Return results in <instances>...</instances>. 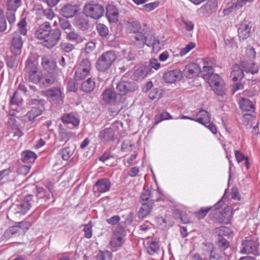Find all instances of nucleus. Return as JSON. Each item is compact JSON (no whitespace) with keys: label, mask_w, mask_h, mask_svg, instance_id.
I'll list each match as a JSON object with an SVG mask.
<instances>
[{"label":"nucleus","mask_w":260,"mask_h":260,"mask_svg":"<svg viewBox=\"0 0 260 260\" xmlns=\"http://www.w3.org/2000/svg\"><path fill=\"white\" fill-rule=\"evenodd\" d=\"M230 254H227L225 252L217 250L211 251L210 253V260H230Z\"/></svg>","instance_id":"f704fd0d"},{"label":"nucleus","mask_w":260,"mask_h":260,"mask_svg":"<svg viewBox=\"0 0 260 260\" xmlns=\"http://www.w3.org/2000/svg\"><path fill=\"white\" fill-rule=\"evenodd\" d=\"M74 70H75L74 78L77 81L84 79L89 74L87 71H86L83 69H81L77 66L74 68Z\"/></svg>","instance_id":"58836bf2"},{"label":"nucleus","mask_w":260,"mask_h":260,"mask_svg":"<svg viewBox=\"0 0 260 260\" xmlns=\"http://www.w3.org/2000/svg\"><path fill=\"white\" fill-rule=\"evenodd\" d=\"M95 186L97 190L101 193L107 192L110 190L111 186V183L107 178H102L98 180Z\"/></svg>","instance_id":"a878e982"},{"label":"nucleus","mask_w":260,"mask_h":260,"mask_svg":"<svg viewBox=\"0 0 260 260\" xmlns=\"http://www.w3.org/2000/svg\"><path fill=\"white\" fill-rule=\"evenodd\" d=\"M240 106L243 112H248L249 113H245L243 116V119L247 118V117L250 116L251 113H254L255 107L252 102L248 99H243L240 103Z\"/></svg>","instance_id":"6ab92c4d"},{"label":"nucleus","mask_w":260,"mask_h":260,"mask_svg":"<svg viewBox=\"0 0 260 260\" xmlns=\"http://www.w3.org/2000/svg\"><path fill=\"white\" fill-rule=\"evenodd\" d=\"M195 121H197L202 124H205L209 123L211 120V117L208 112L205 110H201L196 114Z\"/></svg>","instance_id":"7c9ffc66"},{"label":"nucleus","mask_w":260,"mask_h":260,"mask_svg":"<svg viewBox=\"0 0 260 260\" xmlns=\"http://www.w3.org/2000/svg\"><path fill=\"white\" fill-rule=\"evenodd\" d=\"M151 198V191L149 189L145 190L144 189V191L142 192L140 197V202L141 203H146L148 201L152 202L150 199Z\"/></svg>","instance_id":"5fc2aeb1"},{"label":"nucleus","mask_w":260,"mask_h":260,"mask_svg":"<svg viewBox=\"0 0 260 260\" xmlns=\"http://www.w3.org/2000/svg\"><path fill=\"white\" fill-rule=\"evenodd\" d=\"M217 8V3L216 0H208L206 5L202 8L205 9L208 14L214 12Z\"/></svg>","instance_id":"ea45409f"},{"label":"nucleus","mask_w":260,"mask_h":260,"mask_svg":"<svg viewBox=\"0 0 260 260\" xmlns=\"http://www.w3.org/2000/svg\"><path fill=\"white\" fill-rule=\"evenodd\" d=\"M22 102L23 99L21 94L17 91H16L11 98L10 104L12 108L15 110L17 106L22 104Z\"/></svg>","instance_id":"e433bc0d"},{"label":"nucleus","mask_w":260,"mask_h":260,"mask_svg":"<svg viewBox=\"0 0 260 260\" xmlns=\"http://www.w3.org/2000/svg\"><path fill=\"white\" fill-rule=\"evenodd\" d=\"M59 23L60 27L64 31V32H67L68 31L72 29V26L70 23L69 21L66 19L59 18Z\"/></svg>","instance_id":"3c124183"},{"label":"nucleus","mask_w":260,"mask_h":260,"mask_svg":"<svg viewBox=\"0 0 260 260\" xmlns=\"http://www.w3.org/2000/svg\"><path fill=\"white\" fill-rule=\"evenodd\" d=\"M148 245L147 248V252L150 254L153 255L156 253L159 250V245L157 242L155 241H148L147 242Z\"/></svg>","instance_id":"37998d69"},{"label":"nucleus","mask_w":260,"mask_h":260,"mask_svg":"<svg viewBox=\"0 0 260 260\" xmlns=\"http://www.w3.org/2000/svg\"><path fill=\"white\" fill-rule=\"evenodd\" d=\"M16 55L7 56L5 58L7 67L12 69L17 68L18 66V60L16 57Z\"/></svg>","instance_id":"c03bdc74"},{"label":"nucleus","mask_w":260,"mask_h":260,"mask_svg":"<svg viewBox=\"0 0 260 260\" xmlns=\"http://www.w3.org/2000/svg\"><path fill=\"white\" fill-rule=\"evenodd\" d=\"M216 233L220 237L229 236L231 233V229L224 226H220L217 229Z\"/></svg>","instance_id":"13d9d810"},{"label":"nucleus","mask_w":260,"mask_h":260,"mask_svg":"<svg viewBox=\"0 0 260 260\" xmlns=\"http://www.w3.org/2000/svg\"><path fill=\"white\" fill-rule=\"evenodd\" d=\"M59 47L60 49L66 52H70L75 49L74 45L68 42H61Z\"/></svg>","instance_id":"052dcab7"},{"label":"nucleus","mask_w":260,"mask_h":260,"mask_svg":"<svg viewBox=\"0 0 260 260\" xmlns=\"http://www.w3.org/2000/svg\"><path fill=\"white\" fill-rule=\"evenodd\" d=\"M83 12L87 17L94 19H99L103 16L105 9L102 5L93 1H91L85 4Z\"/></svg>","instance_id":"423d86ee"},{"label":"nucleus","mask_w":260,"mask_h":260,"mask_svg":"<svg viewBox=\"0 0 260 260\" xmlns=\"http://www.w3.org/2000/svg\"><path fill=\"white\" fill-rule=\"evenodd\" d=\"M141 204L142 206L138 211V216L139 218H144L151 211L153 202L148 201L146 203H142Z\"/></svg>","instance_id":"cd10ccee"},{"label":"nucleus","mask_w":260,"mask_h":260,"mask_svg":"<svg viewBox=\"0 0 260 260\" xmlns=\"http://www.w3.org/2000/svg\"><path fill=\"white\" fill-rule=\"evenodd\" d=\"M60 120L71 128L78 127L80 122L79 115L74 112L63 113L60 118Z\"/></svg>","instance_id":"f8f14e48"},{"label":"nucleus","mask_w":260,"mask_h":260,"mask_svg":"<svg viewBox=\"0 0 260 260\" xmlns=\"http://www.w3.org/2000/svg\"><path fill=\"white\" fill-rule=\"evenodd\" d=\"M34 202L33 196L28 194L24 198L23 200L21 202H19L17 204H12L8 210V214L10 215L17 213L24 215L27 212Z\"/></svg>","instance_id":"39448f33"},{"label":"nucleus","mask_w":260,"mask_h":260,"mask_svg":"<svg viewBox=\"0 0 260 260\" xmlns=\"http://www.w3.org/2000/svg\"><path fill=\"white\" fill-rule=\"evenodd\" d=\"M148 66L150 67L151 70L153 68L157 70L160 68V64L157 59L153 58L150 60V62Z\"/></svg>","instance_id":"338daca9"},{"label":"nucleus","mask_w":260,"mask_h":260,"mask_svg":"<svg viewBox=\"0 0 260 260\" xmlns=\"http://www.w3.org/2000/svg\"><path fill=\"white\" fill-rule=\"evenodd\" d=\"M246 56L250 61L255 59L256 52L254 48L250 47L246 48Z\"/></svg>","instance_id":"680f3d73"},{"label":"nucleus","mask_w":260,"mask_h":260,"mask_svg":"<svg viewBox=\"0 0 260 260\" xmlns=\"http://www.w3.org/2000/svg\"><path fill=\"white\" fill-rule=\"evenodd\" d=\"M125 236L123 228L122 226H117L111 237L110 244L111 247L114 248L121 247L125 241Z\"/></svg>","instance_id":"9b49d317"},{"label":"nucleus","mask_w":260,"mask_h":260,"mask_svg":"<svg viewBox=\"0 0 260 260\" xmlns=\"http://www.w3.org/2000/svg\"><path fill=\"white\" fill-rule=\"evenodd\" d=\"M73 152L74 150L73 149H71L69 147H66L60 150L58 155L61 157L63 160H67L73 155Z\"/></svg>","instance_id":"79ce46f5"},{"label":"nucleus","mask_w":260,"mask_h":260,"mask_svg":"<svg viewBox=\"0 0 260 260\" xmlns=\"http://www.w3.org/2000/svg\"><path fill=\"white\" fill-rule=\"evenodd\" d=\"M126 31L129 36L131 44L137 49H142L145 45L155 48H159V40L154 34H152L146 25H141L137 21L127 22Z\"/></svg>","instance_id":"f257e3e1"},{"label":"nucleus","mask_w":260,"mask_h":260,"mask_svg":"<svg viewBox=\"0 0 260 260\" xmlns=\"http://www.w3.org/2000/svg\"><path fill=\"white\" fill-rule=\"evenodd\" d=\"M112 257V253L108 251H100L96 255V260H111Z\"/></svg>","instance_id":"8fccbe9b"},{"label":"nucleus","mask_w":260,"mask_h":260,"mask_svg":"<svg viewBox=\"0 0 260 260\" xmlns=\"http://www.w3.org/2000/svg\"><path fill=\"white\" fill-rule=\"evenodd\" d=\"M126 75L127 74L122 76L116 85V89L120 95H124L138 89L135 82L132 80L127 79Z\"/></svg>","instance_id":"6e6552de"},{"label":"nucleus","mask_w":260,"mask_h":260,"mask_svg":"<svg viewBox=\"0 0 260 260\" xmlns=\"http://www.w3.org/2000/svg\"><path fill=\"white\" fill-rule=\"evenodd\" d=\"M8 123L10 125L12 126L14 129L17 131L14 133V136H17L20 137L22 135V133L19 130V124L16 119L13 117H10L9 119Z\"/></svg>","instance_id":"09e8293b"},{"label":"nucleus","mask_w":260,"mask_h":260,"mask_svg":"<svg viewBox=\"0 0 260 260\" xmlns=\"http://www.w3.org/2000/svg\"><path fill=\"white\" fill-rule=\"evenodd\" d=\"M22 45L23 41L22 37L18 32L15 31L13 34L11 42V51L15 55L20 54L21 53Z\"/></svg>","instance_id":"4468645a"},{"label":"nucleus","mask_w":260,"mask_h":260,"mask_svg":"<svg viewBox=\"0 0 260 260\" xmlns=\"http://www.w3.org/2000/svg\"><path fill=\"white\" fill-rule=\"evenodd\" d=\"M117 57L115 51L110 50L106 51L98 58L95 68L100 72H105L111 67Z\"/></svg>","instance_id":"20e7f679"},{"label":"nucleus","mask_w":260,"mask_h":260,"mask_svg":"<svg viewBox=\"0 0 260 260\" xmlns=\"http://www.w3.org/2000/svg\"><path fill=\"white\" fill-rule=\"evenodd\" d=\"M201 72L200 66L194 63L187 64L183 70V74L185 77L191 79L198 76Z\"/></svg>","instance_id":"f3484780"},{"label":"nucleus","mask_w":260,"mask_h":260,"mask_svg":"<svg viewBox=\"0 0 260 260\" xmlns=\"http://www.w3.org/2000/svg\"><path fill=\"white\" fill-rule=\"evenodd\" d=\"M24 78L26 80L36 84H39L42 88H45L50 86L49 83L47 84L45 83L44 75L43 73L41 74L39 70L37 71V72H34L33 73L26 75Z\"/></svg>","instance_id":"dca6fc26"},{"label":"nucleus","mask_w":260,"mask_h":260,"mask_svg":"<svg viewBox=\"0 0 260 260\" xmlns=\"http://www.w3.org/2000/svg\"><path fill=\"white\" fill-rule=\"evenodd\" d=\"M78 11L79 8L77 6L68 4L61 9L60 14L66 18H72Z\"/></svg>","instance_id":"b1692460"},{"label":"nucleus","mask_w":260,"mask_h":260,"mask_svg":"<svg viewBox=\"0 0 260 260\" xmlns=\"http://www.w3.org/2000/svg\"><path fill=\"white\" fill-rule=\"evenodd\" d=\"M103 100L107 104H117V94L111 89L108 88L104 90L102 94Z\"/></svg>","instance_id":"4be33fe9"},{"label":"nucleus","mask_w":260,"mask_h":260,"mask_svg":"<svg viewBox=\"0 0 260 260\" xmlns=\"http://www.w3.org/2000/svg\"><path fill=\"white\" fill-rule=\"evenodd\" d=\"M217 245L219 248L218 250L224 252L229 247L230 242L225 238H221L218 239Z\"/></svg>","instance_id":"4d7b16f0"},{"label":"nucleus","mask_w":260,"mask_h":260,"mask_svg":"<svg viewBox=\"0 0 260 260\" xmlns=\"http://www.w3.org/2000/svg\"><path fill=\"white\" fill-rule=\"evenodd\" d=\"M106 16L110 22L116 23L118 21L119 11L114 5H110L106 7Z\"/></svg>","instance_id":"412c9836"},{"label":"nucleus","mask_w":260,"mask_h":260,"mask_svg":"<svg viewBox=\"0 0 260 260\" xmlns=\"http://www.w3.org/2000/svg\"><path fill=\"white\" fill-rule=\"evenodd\" d=\"M42 64L45 71L43 73L45 83L46 84L49 83L51 86L56 81V63L51 58L47 56H43L42 57Z\"/></svg>","instance_id":"7ed1b4c3"},{"label":"nucleus","mask_w":260,"mask_h":260,"mask_svg":"<svg viewBox=\"0 0 260 260\" xmlns=\"http://www.w3.org/2000/svg\"><path fill=\"white\" fill-rule=\"evenodd\" d=\"M42 114V110L39 107H33L31 110L22 117V121L25 125L30 126L34 122L36 118Z\"/></svg>","instance_id":"2eb2a0df"},{"label":"nucleus","mask_w":260,"mask_h":260,"mask_svg":"<svg viewBox=\"0 0 260 260\" xmlns=\"http://www.w3.org/2000/svg\"><path fill=\"white\" fill-rule=\"evenodd\" d=\"M38 70V62L32 57H29L25 62V67L24 70V76Z\"/></svg>","instance_id":"bb28decb"},{"label":"nucleus","mask_w":260,"mask_h":260,"mask_svg":"<svg viewBox=\"0 0 260 260\" xmlns=\"http://www.w3.org/2000/svg\"><path fill=\"white\" fill-rule=\"evenodd\" d=\"M181 72L179 70L169 71L164 74L163 79L165 82L173 83L179 81L182 77Z\"/></svg>","instance_id":"a211bd4d"},{"label":"nucleus","mask_w":260,"mask_h":260,"mask_svg":"<svg viewBox=\"0 0 260 260\" xmlns=\"http://www.w3.org/2000/svg\"><path fill=\"white\" fill-rule=\"evenodd\" d=\"M241 66L244 71L246 73H250L252 74H254L257 73L258 71L257 66L253 62L243 60L241 62Z\"/></svg>","instance_id":"473e14b6"},{"label":"nucleus","mask_w":260,"mask_h":260,"mask_svg":"<svg viewBox=\"0 0 260 260\" xmlns=\"http://www.w3.org/2000/svg\"><path fill=\"white\" fill-rule=\"evenodd\" d=\"M244 70L242 69L239 65L236 64L232 67V71L231 73V77L234 82L241 80L244 77Z\"/></svg>","instance_id":"c756f323"},{"label":"nucleus","mask_w":260,"mask_h":260,"mask_svg":"<svg viewBox=\"0 0 260 260\" xmlns=\"http://www.w3.org/2000/svg\"><path fill=\"white\" fill-rule=\"evenodd\" d=\"M66 34H67L66 38L69 41L75 42L77 43H81L83 41V38L72 29L68 31Z\"/></svg>","instance_id":"4c0bfd02"},{"label":"nucleus","mask_w":260,"mask_h":260,"mask_svg":"<svg viewBox=\"0 0 260 260\" xmlns=\"http://www.w3.org/2000/svg\"><path fill=\"white\" fill-rule=\"evenodd\" d=\"M37 157V154L30 151L25 150L21 153V160L24 163L33 162Z\"/></svg>","instance_id":"c9c22d12"},{"label":"nucleus","mask_w":260,"mask_h":260,"mask_svg":"<svg viewBox=\"0 0 260 260\" xmlns=\"http://www.w3.org/2000/svg\"><path fill=\"white\" fill-rule=\"evenodd\" d=\"M28 101V103L30 105L39 106L40 105H43L44 100L40 99V97L39 98L35 97L32 98H29Z\"/></svg>","instance_id":"0e129e2a"},{"label":"nucleus","mask_w":260,"mask_h":260,"mask_svg":"<svg viewBox=\"0 0 260 260\" xmlns=\"http://www.w3.org/2000/svg\"><path fill=\"white\" fill-rule=\"evenodd\" d=\"M96 42L94 40L86 43L85 47L83 49L84 53L86 54H88L93 51L96 48Z\"/></svg>","instance_id":"864d4df0"},{"label":"nucleus","mask_w":260,"mask_h":260,"mask_svg":"<svg viewBox=\"0 0 260 260\" xmlns=\"http://www.w3.org/2000/svg\"><path fill=\"white\" fill-rule=\"evenodd\" d=\"M151 73L150 67L144 66L139 67L133 73L134 80H140L145 78L148 75Z\"/></svg>","instance_id":"5701e85b"},{"label":"nucleus","mask_w":260,"mask_h":260,"mask_svg":"<svg viewBox=\"0 0 260 260\" xmlns=\"http://www.w3.org/2000/svg\"><path fill=\"white\" fill-rule=\"evenodd\" d=\"M83 231L84 232V236L86 238L89 239L92 236V225L90 223L85 225Z\"/></svg>","instance_id":"e2e57ef3"},{"label":"nucleus","mask_w":260,"mask_h":260,"mask_svg":"<svg viewBox=\"0 0 260 260\" xmlns=\"http://www.w3.org/2000/svg\"><path fill=\"white\" fill-rule=\"evenodd\" d=\"M99 138L104 143L113 142L115 139L114 131L111 127L105 128L99 133Z\"/></svg>","instance_id":"aec40b11"},{"label":"nucleus","mask_w":260,"mask_h":260,"mask_svg":"<svg viewBox=\"0 0 260 260\" xmlns=\"http://www.w3.org/2000/svg\"><path fill=\"white\" fill-rule=\"evenodd\" d=\"M259 243L255 238L246 239L242 243L240 252L243 254H252L255 256L259 255Z\"/></svg>","instance_id":"1a4fd4ad"},{"label":"nucleus","mask_w":260,"mask_h":260,"mask_svg":"<svg viewBox=\"0 0 260 260\" xmlns=\"http://www.w3.org/2000/svg\"><path fill=\"white\" fill-rule=\"evenodd\" d=\"M67 88L69 91L73 92H76L78 89L76 83L73 80H70L68 81Z\"/></svg>","instance_id":"774afa93"},{"label":"nucleus","mask_w":260,"mask_h":260,"mask_svg":"<svg viewBox=\"0 0 260 260\" xmlns=\"http://www.w3.org/2000/svg\"><path fill=\"white\" fill-rule=\"evenodd\" d=\"M95 86V83L93 79L91 78H88L82 82L81 85V89L84 92H90L92 91Z\"/></svg>","instance_id":"72a5a7b5"},{"label":"nucleus","mask_w":260,"mask_h":260,"mask_svg":"<svg viewBox=\"0 0 260 260\" xmlns=\"http://www.w3.org/2000/svg\"><path fill=\"white\" fill-rule=\"evenodd\" d=\"M159 4V2L158 1L146 4L144 6V9L147 11H152L157 8Z\"/></svg>","instance_id":"69168bd1"},{"label":"nucleus","mask_w":260,"mask_h":260,"mask_svg":"<svg viewBox=\"0 0 260 260\" xmlns=\"http://www.w3.org/2000/svg\"><path fill=\"white\" fill-rule=\"evenodd\" d=\"M207 80H208L210 87L215 93L219 95H222L224 94L223 81L218 75L214 74Z\"/></svg>","instance_id":"9d476101"},{"label":"nucleus","mask_w":260,"mask_h":260,"mask_svg":"<svg viewBox=\"0 0 260 260\" xmlns=\"http://www.w3.org/2000/svg\"><path fill=\"white\" fill-rule=\"evenodd\" d=\"M35 37L42 41V44L51 48L58 44L61 40V31L58 28L52 29L49 22H45L36 29Z\"/></svg>","instance_id":"f03ea898"},{"label":"nucleus","mask_w":260,"mask_h":260,"mask_svg":"<svg viewBox=\"0 0 260 260\" xmlns=\"http://www.w3.org/2000/svg\"><path fill=\"white\" fill-rule=\"evenodd\" d=\"M18 31L20 35L25 36L27 32V22L25 18H22L17 24Z\"/></svg>","instance_id":"a19ab883"},{"label":"nucleus","mask_w":260,"mask_h":260,"mask_svg":"<svg viewBox=\"0 0 260 260\" xmlns=\"http://www.w3.org/2000/svg\"><path fill=\"white\" fill-rule=\"evenodd\" d=\"M48 99L50 101H59L61 98V91L59 88H52L46 91Z\"/></svg>","instance_id":"c85d7f7f"},{"label":"nucleus","mask_w":260,"mask_h":260,"mask_svg":"<svg viewBox=\"0 0 260 260\" xmlns=\"http://www.w3.org/2000/svg\"><path fill=\"white\" fill-rule=\"evenodd\" d=\"M59 138L61 142H67L71 138L74 136V133L67 130L61 124L59 126Z\"/></svg>","instance_id":"2f4dec72"},{"label":"nucleus","mask_w":260,"mask_h":260,"mask_svg":"<svg viewBox=\"0 0 260 260\" xmlns=\"http://www.w3.org/2000/svg\"><path fill=\"white\" fill-rule=\"evenodd\" d=\"M252 25V23L248 19H244L240 23L238 32L241 40H244L249 37Z\"/></svg>","instance_id":"ddd939ff"},{"label":"nucleus","mask_w":260,"mask_h":260,"mask_svg":"<svg viewBox=\"0 0 260 260\" xmlns=\"http://www.w3.org/2000/svg\"><path fill=\"white\" fill-rule=\"evenodd\" d=\"M77 66L81 68V69H83L86 71L90 73L91 70V62L88 59H82Z\"/></svg>","instance_id":"6e6d98bb"},{"label":"nucleus","mask_w":260,"mask_h":260,"mask_svg":"<svg viewBox=\"0 0 260 260\" xmlns=\"http://www.w3.org/2000/svg\"><path fill=\"white\" fill-rule=\"evenodd\" d=\"M7 27L9 29V25L7 26L4 11L0 8V32L5 31Z\"/></svg>","instance_id":"de8ad7c7"},{"label":"nucleus","mask_w":260,"mask_h":260,"mask_svg":"<svg viewBox=\"0 0 260 260\" xmlns=\"http://www.w3.org/2000/svg\"><path fill=\"white\" fill-rule=\"evenodd\" d=\"M201 73V76L205 79L207 80L212 75H214V69L210 66H204Z\"/></svg>","instance_id":"49530a36"},{"label":"nucleus","mask_w":260,"mask_h":260,"mask_svg":"<svg viewBox=\"0 0 260 260\" xmlns=\"http://www.w3.org/2000/svg\"><path fill=\"white\" fill-rule=\"evenodd\" d=\"M21 5V0H8L6 16L9 24V30H11L16 22L15 13Z\"/></svg>","instance_id":"0eeeda50"},{"label":"nucleus","mask_w":260,"mask_h":260,"mask_svg":"<svg viewBox=\"0 0 260 260\" xmlns=\"http://www.w3.org/2000/svg\"><path fill=\"white\" fill-rule=\"evenodd\" d=\"M96 29L99 35L103 38L107 37L109 35V30L108 27L103 23L96 24Z\"/></svg>","instance_id":"a18cd8bd"},{"label":"nucleus","mask_w":260,"mask_h":260,"mask_svg":"<svg viewBox=\"0 0 260 260\" xmlns=\"http://www.w3.org/2000/svg\"><path fill=\"white\" fill-rule=\"evenodd\" d=\"M212 208V207H202L199 211L194 212V215L198 219H202L206 216Z\"/></svg>","instance_id":"603ef678"},{"label":"nucleus","mask_w":260,"mask_h":260,"mask_svg":"<svg viewBox=\"0 0 260 260\" xmlns=\"http://www.w3.org/2000/svg\"><path fill=\"white\" fill-rule=\"evenodd\" d=\"M196 44L193 42H190L185 47L182 48L180 51V56H183L188 53L191 50L194 48Z\"/></svg>","instance_id":"bf43d9fd"},{"label":"nucleus","mask_w":260,"mask_h":260,"mask_svg":"<svg viewBox=\"0 0 260 260\" xmlns=\"http://www.w3.org/2000/svg\"><path fill=\"white\" fill-rule=\"evenodd\" d=\"M87 17L85 14L77 16L75 18V26L80 30H87L89 27Z\"/></svg>","instance_id":"393cba45"}]
</instances>
